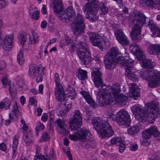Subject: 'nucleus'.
Instances as JSON below:
<instances>
[{
    "label": "nucleus",
    "instance_id": "obj_18",
    "mask_svg": "<svg viewBox=\"0 0 160 160\" xmlns=\"http://www.w3.org/2000/svg\"><path fill=\"white\" fill-rule=\"evenodd\" d=\"M77 54L81 62L83 64L87 65L90 62L91 58L89 51H87L86 53L85 51L81 52V51H78Z\"/></svg>",
    "mask_w": 160,
    "mask_h": 160
},
{
    "label": "nucleus",
    "instance_id": "obj_41",
    "mask_svg": "<svg viewBox=\"0 0 160 160\" xmlns=\"http://www.w3.org/2000/svg\"><path fill=\"white\" fill-rule=\"evenodd\" d=\"M72 23H75L76 24L84 25V18L79 13H78L74 21Z\"/></svg>",
    "mask_w": 160,
    "mask_h": 160
},
{
    "label": "nucleus",
    "instance_id": "obj_53",
    "mask_svg": "<svg viewBox=\"0 0 160 160\" xmlns=\"http://www.w3.org/2000/svg\"><path fill=\"white\" fill-rule=\"evenodd\" d=\"M2 82L3 86V87L5 88L7 86L9 87L10 86V81L9 79L8 78L6 77H3L2 79Z\"/></svg>",
    "mask_w": 160,
    "mask_h": 160
},
{
    "label": "nucleus",
    "instance_id": "obj_56",
    "mask_svg": "<svg viewBox=\"0 0 160 160\" xmlns=\"http://www.w3.org/2000/svg\"><path fill=\"white\" fill-rule=\"evenodd\" d=\"M19 39L22 46H24V43L26 42V38L25 35L23 34H21L19 37Z\"/></svg>",
    "mask_w": 160,
    "mask_h": 160
},
{
    "label": "nucleus",
    "instance_id": "obj_43",
    "mask_svg": "<svg viewBox=\"0 0 160 160\" xmlns=\"http://www.w3.org/2000/svg\"><path fill=\"white\" fill-rule=\"evenodd\" d=\"M78 73L77 76L79 79L83 80L87 78V72L86 71L79 68L78 70Z\"/></svg>",
    "mask_w": 160,
    "mask_h": 160
},
{
    "label": "nucleus",
    "instance_id": "obj_5",
    "mask_svg": "<svg viewBox=\"0 0 160 160\" xmlns=\"http://www.w3.org/2000/svg\"><path fill=\"white\" fill-rule=\"evenodd\" d=\"M146 109L149 113L148 119L149 122L153 123L154 120L159 116V104L157 102H152L146 106Z\"/></svg>",
    "mask_w": 160,
    "mask_h": 160
},
{
    "label": "nucleus",
    "instance_id": "obj_55",
    "mask_svg": "<svg viewBox=\"0 0 160 160\" xmlns=\"http://www.w3.org/2000/svg\"><path fill=\"white\" fill-rule=\"evenodd\" d=\"M139 60H143L145 58V56L143 51L141 50L136 55Z\"/></svg>",
    "mask_w": 160,
    "mask_h": 160
},
{
    "label": "nucleus",
    "instance_id": "obj_36",
    "mask_svg": "<svg viewBox=\"0 0 160 160\" xmlns=\"http://www.w3.org/2000/svg\"><path fill=\"white\" fill-rule=\"evenodd\" d=\"M114 98L116 102L121 105H125L127 99V97L123 94L118 95Z\"/></svg>",
    "mask_w": 160,
    "mask_h": 160
},
{
    "label": "nucleus",
    "instance_id": "obj_25",
    "mask_svg": "<svg viewBox=\"0 0 160 160\" xmlns=\"http://www.w3.org/2000/svg\"><path fill=\"white\" fill-rule=\"evenodd\" d=\"M125 70V74L130 80L133 82L137 81L138 76L136 73L137 72L134 69L127 68Z\"/></svg>",
    "mask_w": 160,
    "mask_h": 160
},
{
    "label": "nucleus",
    "instance_id": "obj_49",
    "mask_svg": "<svg viewBox=\"0 0 160 160\" xmlns=\"http://www.w3.org/2000/svg\"><path fill=\"white\" fill-rule=\"evenodd\" d=\"M68 89V93L67 94V97L71 100L74 99L76 95L75 90L73 89L72 87L69 88Z\"/></svg>",
    "mask_w": 160,
    "mask_h": 160
},
{
    "label": "nucleus",
    "instance_id": "obj_51",
    "mask_svg": "<svg viewBox=\"0 0 160 160\" xmlns=\"http://www.w3.org/2000/svg\"><path fill=\"white\" fill-rule=\"evenodd\" d=\"M39 91H38L34 88H32L30 91L34 94H37L39 93L42 94L43 93V86L42 84H41L39 86Z\"/></svg>",
    "mask_w": 160,
    "mask_h": 160
},
{
    "label": "nucleus",
    "instance_id": "obj_6",
    "mask_svg": "<svg viewBox=\"0 0 160 160\" xmlns=\"http://www.w3.org/2000/svg\"><path fill=\"white\" fill-rule=\"evenodd\" d=\"M97 98L98 99V102L100 106H104L105 105L109 104L112 102L113 98L111 95L107 94V90L104 88L98 92Z\"/></svg>",
    "mask_w": 160,
    "mask_h": 160
},
{
    "label": "nucleus",
    "instance_id": "obj_13",
    "mask_svg": "<svg viewBox=\"0 0 160 160\" xmlns=\"http://www.w3.org/2000/svg\"><path fill=\"white\" fill-rule=\"evenodd\" d=\"M55 122L58 126L57 128L58 132L60 134L65 135L68 134L69 132L68 130V127L65 123V121L63 119L58 118Z\"/></svg>",
    "mask_w": 160,
    "mask_h": 160
},
{
    "label": "nucleus",
    "instance_id": "obj_1",
    "mask_svg": "<svg viewBox=\"0 0 160 160\" xmlns=\"http://www.w3.org/2000/svg\"><path fill=\"white\" fill-rule=\"evenodd\" d=\"M146 19V17L142 13L137 12L134 14L133 19L129 22V26H133L131 36L133 41L135 42L140 41L142 39L141 28L145 24Z\"/></svg>",
    "mask_w": 160,
    "mask_h": 160
},
{
    "label": "nucleus",
    "instance_id": "obj_46",
    "mask_svg": "<svg viewBox=\"0 0 160 160\" xmlns=\"http://www.w3.org/2000/svg\"><path fill=\"white\" fill-rule=\"evenodd\" d=\"M139 131V128L137 126H131L128 130V133L130 135H134L138 133Z\"/></svg>",
    "mask_w": 160,
    "mask_h": 160
},
{
    "label": "nucleus",
    "instance_id": "obj_52",
    "mask_svg": "<svg viewBox=\"0 0 160 160\" xmlns=\"http://www.w3.org/2000/svg\"><path fill=\"white\" fill-rule=\"evenodd\" d=\"M9 90L10 94L11 96H15L16 94V88L15 86L10 85L9 87Z\"/></svg>",
    "mask_w": 160,
    "mask_h": 160
},
{
    "label": "nucleus",
    "instance_id": "obj_37",
    "mask_svg": "<svg viewBox=\"0 0 160 160\" xmlns=\"http://www.w3.org/2000/svg\"><path fill=\"white\" fill-rule=\"evenodd\" d=\"M18 144V140L16 138V136H15L13 138L12 143V158L13 159H14L16 157V155L17 154V148Z\"/></svg>",
    "mask_w": 160,
    "mask_h": 160
},
{
    "label": "nucleus",
    "instance_id": "obj_57",
    "mask_svg": "<svg viewBox=\"0 0 160 160\" xmlns=\"http://www.w3.org/2000/svg\"><path fill=\"white\" fill-rule=\"evenodd\" d=\"M122 139L120 137H116L112 138L111 140V143L112 144H114L118 142H121Z\"/></svg>",
    "mask_w": 160,
    "mask_h": 160
},
{
    "label": "nucleus",
    "instance_id": "obj_12",
    "mask_svg": "<svg viewBox=\"0 0 160 160\" xmlns=\"http://www.w3.org/2000/svg\"><path fill=\"white\" fill-rule=\"evenodd\" d=\"M102 75L98 68H94L92 72V78L95 86L97 88H103V83L101 78Z\"/></svg>",
    "mask_w": 160,
    "mask_h": 160
},
{
    "label": "nucleus",
    "instance_id": "obj_45",
    "mask_svg": "<svg viewBox=\"0 0 160 160\" xmlns=\"http://www.w3.org/2000/svg\"><path fill=\"white\" fill-rule=\"evenodd\" d=\"M22 52L23 50L20 49L18 52L17 57L18 62L20 65L23 64L25 60Z\"/></svg>",
    "mask_w": 160,
    "mask_h": 160
},
{
    "label": "nucleus",
    "instance_id": "obj_32",
    "mask_svg": "<svg viewBox=\"0 0 160 160\" xmlns=\"http://www.w3.org/2000/svg\"><path fill=\"white\" fill-rule=\"evenodd\" d=\"M23 139L26 145H29L32 141V133L31 131H23Z\"/></svg>",
    "mask_w": 160,
    "mask_h": 160
},
{
    "label": "nucleus",
    "instance_id": "obj_22",
    "mask_svg": "<svg viewBox=\"0 0 160 160\" xmlns=\"http://www.w3.org/2000/svg\"><path fill=\"white\" fill-rule=\"evenodd\" d=\"M79 93L82 95L87 102L91 106H92L93 108H97V105L96 104L95 101L90 96L89 92H85L84 90H82Z\"/></svg>",
    "mask_w": 160,
    "mask_h": 160
},
{
    "label": "nucleus",
    "instance_id": "obj_33",
    "mask_svg": "<svg viewBox=\"0 0 160 160\" xmlns=\"http://www.w3.org/2000/svg\"><path fill=\"white\" fill-rule=\"evenodd\" d=\"M56 14L59 19L63 22H68L71 19L65 11H64L63 10H61Z\"/></svg>",
    "mask_w": 160,
    "mask_h": 160
},
{
    "label": "nucleus",
    "instance_id": "obj_23",
    "mask_svg": "<svg viewBox=\"0 0 160 160\" xmlns=\"http://www.w3.org/2000/svg\"><path fill=\"white\" fill-rule=\"evenodd\" d=\"M54 150L52 148L50 150L49 155L47 154L45 156L37 155L34 156V160H54Z\"/></svg>",
    "mask_w": 160,
    "mask_h": 160
},
{
    "label": "nucleus",
    "instance_id": "obj_3",
    "mask_svg": "<svg viewBox=\"0 0 160 160\" xmlns=\"http://www.w3.org/2000/svg\"><path fill=\"white\" fill-rule=\"evenodd\" d=\"M142 70L140 72V77L149 82L148 86L152 88L157 87L160 84V73L157 71Z\"/></svg>",
    "mask_w": 160,
    "mask_h": 160
},
{
    "label": "nucleus",
    "instance_id": "obj_44",
    "mask_svg": "<svg viewBox=\"0 0 160 160\" xmlns=\"http://www.w3.org/2000/svg\"><path fill=\"white\" fill-rule=\"evenodd\" d=\"M66 42V44L69 46L71 49L74 51H77V47L75 46V43H74L73 41L69 37H66L65 38Z\"/></svg>",
    "mask_w": 160,
    "mask_h": 160
},
{
    "label": "nucleus",
    "instance_id": "obj_2",
    "mask_svg": "<svg viewBox=\"0 0 160 160\" xmlns=\"http://www.w3.org/2000/svg\"><path fill=\"white\" fill-rule=\"evenodd\" d=\"M92 123L101 138H109L113 135L114 131L111 126L108 122L103 121L101 118L97 117L92 119Z\"/></svg>",
    "mask_w": 160,
    "mask_h": 160
},
{
    "label": "nucleus",
    "instance_id": "obj_60",
    "mask_svg": "<svg viewBox=\"0 0 160 160\" xmlns=\"http://www.w3.org/2000/svg\"><path fill=\"white\" fill-rule=\"evenodd\" d=\"M2 102H3V104L5 109H7L9 108L11 103L10 100L8 98H5Z\"/></svg>",
    "mask_w": 160,
    "mask_h": 160
},
{
    "label": "nucleus",
    "instance_id": "obj_20",
    "mask_svg": "<svg viewBox=\"0 0 160 160\" xmlns=\"http://www.w3.org/2000/svg\"><path fill=\"white\" fill-rule=\"evenodd\" d=\"M82 119L72 118L70 121L69 127L72 131L76 130L82 125Z\"/></svg>",
    "mask_w": 160,
    "mask_h": 160
},
{
    "label": "nucleus",
    "instance_id": "obj_38",
    "mask_svg": "<svg viewBox=\"0 0 160 160\" xmlns=\"http://www.w3.org/2000/svg\"><path fill=\"white\" fill-rule=\"evenodd\" d=\"M32 35H29V39L31 44L37 43L39 42L38 36L37 33L34 31H32Z\"/></svg>",
    "mask_w": 160,
    "mask_h": 160
},
{
    "label": "nucleus",
    "instance_id": "obj_30",
    "mask_svg": "<svg viewBox=\"0 0 160 160\" xmlns=\"http://www.w3.org/2000/svg\"><path fill=\"white\" fill-rule=\"evenodd\" d=\"M75 43L76 45L78 46L79 50L77 49V52L78 51H81V52L85 51L87 53V51H89L88 49V46L86 43L82 42L78 39H76L75 41Z\"/></svg>",
    "mask_w": 160,
    "mask_h": 160
},
{
    "label": "nucleus",
    "instance_id": "obj_8",
    "mask_svg": "<svg viewBox=\"0 0 160 160\" xmlns=\"http://www.w3.org/2000/svg\"><path fill=\"white\" fill-rule=\"evenodd\" d=\"M91 136V133L89 131L82 128L77 132H73L72 134H69V137L72 140H80L82 142H85L87 140V137H90Z\"/></svg>",
    "mask_w": 160,
    "mask_h": 160
},
{
    "label": "nucleus",
    "instance_id": "obj_7",
    "mask_svg": "<svg viewBox=\"0 0 160 160\" xmlns=\"http://www.w3.org/2000/svg\"><path fill=\"white\" fill-rule=\"evenodd\" d=\"M54 81L55 82L56 88L55 94L56 99L59 102L64 101L65 99V95L62 86L60 82L59 75L57 73L54 74Z\"/></svg>",
    "mask_w": 160,
    "mask_h": 160
},
{
    "label": "nucleus",
    "instance_id": "obj_21",
    "mask_svg": "<svg viewBox=\"0 0 160 160\" xmlns=\"http://www.w3.org/2000/svg\"><path fill=\"white\" fill-rule=\"evenodd\" d=\"M29 73L30 76L32 78L36 77L39 74V72L40 69L44 70V68H42L41 65L37 67L34 64H31L29 67Z\"/></svg>",
    "mask_w": 160,
    "mask_h": 160
},
{
    "label": "nucleus",
    "instance_id": "obj_54",
    "mask_svg": "<svg viewBox=\"0 0 160 160\" xmlns=\"http://www.w3.org/2000/svg\"><path fill=\"white\" fill-rule=\"evenodd\" d=\"M50 137L48 133L44 132L42 134V137L40 138V142H45L49 140Z\"/></svg>",
    "mask_w": 160,
    "mask_h": 160
},
{
    "label": "nucleus",
    "instance_id": "obj_28",
    "mask_svg": "<svg viewBox=\"0 0 160 160\" xmlns=\"http://www.w3.org/2000/svg\"><path fill=\"white\" fill-rule=\"evenodd\" d=\"M147 51L151 54L155 55L160 53V45L158 44H150L148 47Z\"/></svg>",
    "mask_w": 160,
    "mask_h": 160
},
{
    "label": "nucleus",
    "instance_id": "obj_61",
    "mask_svg": "<svg viewBox=\"0 0 160 160\" xmlns=\"http://www.w3.org/2000/svg\"><path fill=\"white\" fill-rule=\"evenodd\" d=\"M45 75V73L43 71V70L42 69V72L41 73L37 76V78L36 79V81L37 82H41L43 79V76Z\"/></svg>",
    "mask_w": 160,
    "mask_h": 160
},
{
    "label": "nucleus",
    "instance_id": "obj_64",
    "mask_svg": "<svg viewBox=\"0 0 160 160\" xmlns=\"http://www.w3.org/2000/svg\"><path fill=\"white\" fill-rule=\"evenodd\" d=\"M126 148L125 145L122 142H120L119 144V150L120 153H122L124 152Z\"/></svg>",
    "mask_w": 160,
    "mask_h": 160
},
{
    "label": "nucleus",
    "instance_id": "obj_19",
    "mask_svg": "<svg viewBox=\"0 0 160 160\" xmlns=\"http://www.w3.org/2000/svg\"><path fill=\"white\" fill-rule=\"evenodd\" d=\"M148 26L149 27L152 32L151 36L153 37H160V29L157 25L153 23L152 20H149Z\"/></svg>",
    "mask_w": 160,
    "mask_h": 160
},
{
    "label": "nucleus",
    "instance_id": "obj_10",
    "mask_svg": "<svg viewBox=\"0 0 160 160\" xmlns=\"http://www.w3.org/2000/svg\"><path fill=\"white\" fill-rule=\"evenodd\" d=\"M116 121L119 126L127 125L131 121L128 113L125 110H120L116 115Z\"/></svg>",
    "mask_w": 160,
    "mask_h": 160
},
{
    "label": "nucleus",
    "instance_id": "obj_39",
    "mask_svg": "<svg viewBox=\"0 0 160 160\" xmlns=\"http://www.w3.org/2000/svg\"><path fill=\"white\" fill-rule=\"evenodd\" d=\"M129 49L135 55L142 50L139 45L136 43L130 45Z\"/></svg>",
    "mask_w": 160,
    "mask_h": 160
},
{
    "label": "nucleus",
    "instance_id": "obj_62",
    "mask_svg": "<svg viewBox=\"0 0 160 160\" xmlns=\"http://www.w3.org/2000/svg\"><path fill=\"white\" fill-rule=\"evenodd\" d=\"M73 118H80L82 120V117L81 113L79 110H76L74 111V114L73 115Z\"/></svg>",
    "mask_w": 160,
    "mask_h": 160
},
{
    "label": "nucleus",
    "instance_id": "obj_42",
    "mask_svg": "<svg viewBox=\"0 0 160 160\" xmlns=\"http://www.w3.org/2000/svg\"><path fill=\"white\" fill-rule=\"evenodd\" d=\"M12 109L11 112L9 114V118L11 119H13L17 117V113L18 111V107L16 102L12 105Z\"/></svg>",
    "mask_w": 160,
    "mask_h": 160
},
{
    "label": "nucleus",
    "instance_id": "obj_47",
    "mask_svg": "<svg viewBox=\"0 0 160 160\" xmlns=\"http://www.w3.org/2000/svg\"><path fill=\"white\" fill-rule=\"evenodd\" d=\"M65 11L70 19L72 18L75 15V11L72 6L68 7L66 9Z\"/></svg>",
    "mask_w": 160,
    "mask_h": 160
},
{
    "label": "nucleus",
    "instance_id": "obj_63",
    "mask_svg": "<svg viewBox=\"0 0 160 160\" xmlns=\"http://www.w3.org/2000/svg\"><path fill=\"white\" fill-rule=\"evenodd\" d=\"M39 13L40 12L39 11H34L32 16V18L35 20H38L39 17Z\"/></svg>",
    "mask_w": 160,
    "mask_h": 160
},
{
    "label": "nucleus",
    "instance_id": "obj_40",
    "mask_svg": "<svg viewBox=\"0 0 160 160\" xmlns=\"http://www.w3.org/2000/svg\"><path fill=\"white\" fill-rule=\"evenodd\" d=\"M131 92L132 94V96L134 98L138 97L140 96V94L139 91V89L138 88L137 86L134 83H132L131 84Z\"/></svg>",
    "mask_w": 160,
    "mask_h": 160
},
{
    "label": "nucleus",
    "instance_id": "obj_50",
    "mask_svg": "<svg viewBox=\"0 0 160 160\" xmlns=\"http://www.w3.org/2000/svg\"><path fill=\"white\" fill-rule=\"evenodd\" d=\"M44 128V126L42 123L40 122H38L35 129L36 135L38 136L39 133V131L43 130Z\"/></svg>",
    "mask_w": 160,
    "mask_h": 160
},
{
    "label": "nucleus",
    "instance_id": "obj_48",
    "mask_svg": "<svg viewBox=\"0 0 160 160\" xmlns=\"http://www.w3.org/2000/svg\"><path fill=\"white\" fill-rule=\"evenodd\" d=\"M99 8L101 11V14H105L108 12V8L105 6L104 3L101 2L100 4L98 3V9Z\"/></svg>",
    "mask_w": 160,
    "mask_h": 160
},
{
    "label": "nucleus",
    "instance_id": "obj_58",
    "mask_svg": "<svg viewBox=\"0 0 160 160\" xmlns=\"http://www.w3.org/2000/svg\"><path fill=\"white\" fill-rule=\"evenodd\" d=\"M64 152L66 153L67 156L68 157L69 160H73L72 155L70 152V150L67 147L63 148Z\"/></svg>",
    "mask_w": 160,
    "mask_h": 160
},
{
    "label": "nucleus",
    "instance_id": "obj_11",
    "mask_svg": "<svg viewBox=\"0 0 160 160\" xmlns=\"http://www.w3.org/2000/svg\"><path fill=\"white\" fill-rule=\"evenodd\" d=\"M88 34L90 40L92 45L98 46L102 51L103 50V47L102 42L103 41V37L99 33L89 32Z\"/></svg>",
    "mask_w": 160,
    "mask_h": 160
},
{
    "label": "nucleus",
    "instance_id": "obj_29",
    "mask_svg": "<svg viewBox=\"0 0 160 160\" xmlns=\"http://www.w3.org/2000/svg\"><path fill=\"white\" fill-rule=\"evenodd\" d=\"M119 63L124 66H126V69L133 68V65L132 62L133 60L131 58L126 59L123 57L120 58Z\"/></svg>",
    "mask_w": 160,
    "mask_h": 160
},
{
    "label": "nucleus",
    "instance_id": "obj_26",
    "mask_svg": "<svg viewBox=\"0 0 160 160\" xmlns=\"http://www.w3.org/2000/svg\"><path fill=\"white\" fill-rule=\"evenodd\" d=\"M50 6L53 8V10L56 14L63 10L61 0H53Z\"/></svg>",
    "mask_w": 160,
    "mask_h": 160
},
{
    "label": "nucleus",
    "instance_id": "obj_35",
    "mask_svg": "<svg viewBox=\"0 0 160 160\" xmlns=\"http://www.w3.org/2000/svg\"><path fill=\"white\" fill-rule=\"evenodd\" d=\"M139 2L141 6L145 8L148 7L153 8L155 5L153 0H140Z\"/></svg>",
    "mask_w": 160,
    "mask_h": 160
},
{
    "label": "nucleus",
    "instance_id": "obj_31",
    "mask_svg": "<svg viewBox=\"0 0 160 160\" xmlns=\"http://www.w3.org/2000/svg\"><path fill=\"white\" fill-rule=\"evenodd\" d=\"M120 54L119 50L116 48H113L105 55H107L109 57H111L113 59H116L117 60L120 61L121 57L118 56Z\"/></svg>",
    "mask_w": 160,
    "mask_h": 160
},
{
    "label": "nucleus",
    "instance_id": "obj_24",
    "mask_svg": "<svg viewBox=\"0 0 160 160\" xmlns=\"http://www.w3.org/2000/svg\"><path fill=\"white\" fill-rule=\"evenodd\" d=\"M72 27L73 34L75 36H79L84 32V25L76 24L75 23H72Z\"/></svg>",
    "mask_w": 160,
    "mask_h": 160
},
{
    "label": "nucleus",
    "instance_id": "obj_59",
    "mask_svg": "<svg viewBox=\"0 0 160 160\" xmlns=\"http://www.w3.org/2000/svg\"><path fill=\"white\" fill-rule=\"evenodd\" d=\"M107 115L109 118L113 121H115L116 115H115V113L113 111H110L108 112Z\"/></svg>",
    "mask_w": 160,
    "mask_h": 160
},
{
    "label": "nucleus",
    "instance_id": "obj_14",
    "mask_svg": "<svg viewBox=\"0 0 160 160\" xmlns=\"http://www.w3.org/2000/svg\"><path fill=\"white\" fill-rule=\"evenodd\" d=\"M158 134L159 132L157 128L155 126H152L144 131L142 135L143 138L148 139L150 138L152 135L156 137L158 135Z\"/></svg>",
    "mask_w": 160,
    "mask_h": 160
},
{
    "label": "nucleus",
    "instance_id": "obj_16",
    "mask_svg": "<svg viewBox=\"0 0 160 160\" xmlns=\"http://www.w3.org/2000/svg\"><path fill=\"white\" fill-rule=\"evenodd\" d=\"M14 36L11 34L6 35L2 41V47L5 51H9L12 47V43L13 41Z\"/></svg>",
    "mask_w": 160,
    "mask_h": 160
},
{
    "label": "nucleus",
    "instance_id": "obj_27",
    "mask_svg": "<svg viewBox=\"0 0 160 160\" xmlns=\"http://www.w3.org/2000/svg\"><path fill=\"white\" fill-rule=\"evenodd\" d=\"M109 94L114 98L118 95L120 91V86L119 84L116 83L108 88Z\"/></svg>",
    "mask_w": 160,
    "mask_h": 160
},
{
    "label": "nucleus",
    "instance_id": "obj_15",
    "mask_svg": "<svg viewBox=\"0 0 160 160\" xmlns=\"http://www.w3.org/2000/svg\"><path fill=\"white\" fill-rule=\"evenodd\" d=\"M114 34L116 39L122 45H127L129 44V41L127 36L122 32L121 29L117 30Z\"/></svg>",
    "mask_w": 160,
    "mask_h": 160
},
{
    "label": "nucleus",
    "instance_id": "obj_34",
    "mask_svg": "<svg viewBox=\"0 0 160 160\" xmlns=\"http://www.w3.org/2000/svg\"><path fill=\"white\" fill-rule=\"evenodd\" d=\"M143 67L147 69H152L156 66L155 63L151 60L148 59L144 61L142 63Z\"/></svg>",
    "mask_w": 160,
    "mask_h": 160
},
{
    "label": "nucleus",
    "instance_id": "obj_4",
    "mask_svg": "<svg viewBox=\"0 0 160 160\" xmlns=\"http://www.w3.org/2000/svg\"><path fill=\"white\" fill-rule=\"evenodd\" d=\"M88 2L86 3L83 8L84 13L85 11L90 13H87L86 17L91 22L96 21L98 19L97 16L98 5L99 2L98 0H87Z\"/></svg>",
    "mask_w": 160,
    "mask_h": 160
},
{
    "label": "nucleus",
    "instance_id": "obj_17",
    "mask_svg": "<svg viewBox=\"0 0 160 160\" xmlns=\"http://www.w3.org/2000/svg\"><path fill=\"white\" fill-rule=\"evenodd\" d=\"M104 63L106 68L109 70L113 69L116 67V63H119V61L113 59L111 57L105 55L104 58Z\"/></svg>",
    "mask_w": 160,
    "mask_h": 160
},
{
    "label": "nucleus",
    "instance_id": "obj_9",
    "mask_svg": "<svg viewBox=\"0 0 160 160\" xmlns=\"http://www.w3.org/2000/svg\"><path fill=\"white\" fill-rule=\"evenodd\" d=\"M142 107L139 104H136L132 108V111L135 115L136 119L139 122H144L148 119V114L144 112Z\"/></svg>",
    "mask_w": 160,
    "mask_h": 160
}]
</instances>
